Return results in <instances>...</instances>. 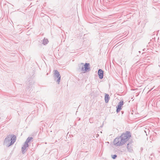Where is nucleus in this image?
I'll use <instances>...</instances> for the list:
<instances>
[{"label":"nucleus","mask_w":160,"mask_h":160,"mask_svg":"<svg viewBox=\"0 0 160 160\" xmlns=\"http://www.w3.org/2000/svg\"><path fill=\"white\" fill-rule=\"evenodd\" d=\"M29 146V144H27V145H26V144L25 143H24L23 145L22 148V152L23 154H24L25 152V150H27V148H28Z\"/></svg>","instance_id":"423d86ee"},{"label":"nucleus","mask_w":160,"mask_h":160,"mask_svg":"<svg viewBox=\"0 0 160 160\" xmlns=\"http://www.w3.org/2000/svg\"><path fill=\"white\" fill-rule=\"evenodd\" d=\"M113 144L116 146H119L125 144V143L120 137H118L114 140Z\"/></svg>","instance_id":"f03ea898"},{"label":"nucleus","mask_w":160,"mask_h":160,"mask_svg":"<svg viewBox=\"0 0 160 160\" xmlns=\"http://www.w3.org/2000/svg\"><path fill=\"white\" fill-rule=\"evenodd\" d=\"M89 122L91 123H92V122H91V120H90V119L89 120Z\"/></svg>","instance_id":"2eb2a0df"},{"label":"nucleus","mask_w":160,"mask_h":160,"mask_svg":"<svg viewBox=\"0 0 160 160\" xmlns=\"http://www.w3.org/2000/svg\"><path fill=\"white\" fill-rule=\"evenodd\" d=\"M54 71L55 80L56 79V78H58V79L56 81V82H58V84H59L61 80V76L60 75L59 72L57 70H54Z\"/></svg>","instance_id":"20e7f679"},{"label":"nucleus","mask_w":160,"mask_h":160,"mask_svg":"<svg viewBox=\"0 0 160 160\" xmlns=\"http://www.w3.org/2000/svg\"><path fill=\"white\" fill-rule=\"evenodd\" d=\"M48 39H44L43 40V43H42L44 44V45H46V44H47L48 43Z\"/></svg>","instance_id":"f8f14e48"},{"label":"nucleus","mask_w":160,"mask_h":160,"mask_svg":"<svg viewBox=\"0 0 160 160\" xmlns=\"http://www.w3.org/2000/svg\"><path fill=\"white\" fill-rule=\"evenodd\" d=\"M33 139V138L31 137H28L26 140V141L25 143L26 144V145H27V144H29L30 142Z\"/></svg>","instance_id":"9d476101"},{"label":"nucleus","mask_w":160,"mask_h":160,"mask_svg":"<svg viewBox=\"0 0 160 160\" xmlns=\"http://www.w3.org/2000/svg\"><path fill=\"white\" fill-rule=\"evenodd\" d=\"M104 99L106 103H108V102L110 99V97L108 94L106 93L105 94Z\"/></svg>","instance_id":"1a4fd4ad"},{"label":"nucleus","mask_w":160,"mask_h":160,"mask_svg":"<svg viewBox=\"0 0 160 160\" xmlns=\"http://www.w3.org/2000/svg\"><path fill=\"white\" fill-rule=\"evenodd\" d=\"M16 137L14 135H9L5 138L4 144L7 147H9L12 145L16 140Z\"/></svg>","instance_id":"f257e3e1"},{"label":"nucleus","mask_w":160,"mask_h":160,"mask_svg":"<svg viewBox=\"0 0 160 160\" xmlns=\"http://www.w3.org/2000/svg\"><path fill=\"white\" fill-rule=\"evenodd\" d=\"M131 137L130 133L129 132L127 131L126 133H123L120 137L122 141L125 143Z\"/></svg>","instance_id":"7ed1b4c3"},{"label":"nucleus","mask_w":160,"mask_h":160,"mask_svg":"<svg viewBox=\"0 0 160 160\" xmlns=\"http://www.w3.org/2000/svg\"><path fill=\"white\" fill-rule=\"evenodd\" d=\"M132 143L130 142L127 145V148L128 152H131L132 151Z\"/></svg>","instance_id":"6e6552de"},{"label":"nucleus","mask_w":160,"mask_h":160,"mask_svg":"<svg viewBox=\"0 0 160 160\" xmlns=\"http://www.w3.org/2000/svg\"><path fill=\"white\" fill-rule=\"evenodd\" d=\"M123 104V101L122 100L119 103L118 105L119 106H122Z\"/></svg>","instance_id":"ddd939ff"},{"label":"nucleus","mask_w":160,"mask_h":160,"mask_svg":"<svg viewBox=\"0 0 160 160\" xmlns=\"http://www.w3.org/2000/svg\"><path fill=\"white\" fill-rule=\"evenodd\" d=\"M98 75L100 79H102L103 76V71L101 69H99L98 72Z\"/></svg>","instance_id":"0eeeda50"},{"label":"nucleus","mask_w":160,"mask_h":160,"mask_svg":"<svg viewBox=\"0 0 160 160\" xmlns=\"http://www.w3.org/2000/svg\"><path fill=\"white\" fill-rule=\"evenodd\" d=\"M89 63H86L84 65V67H82L81 69L82 71H83L85 70L86 71H87L88 70H90V68L89 67Z\"/></svg>","instance_id":"39448f33"},{"label":"nucleus","mask_w":160,"mask_h":160,"mask_svg":"<svg viewBox=\"0 0 160 160\" xmlns=\"http://www.w3.org/2000/svg\"><path fill=\"white\" fill-rule=\"evenodd\" d=\"M121 107V106H119V105H118L117 106L116 112L117 113H118L122 109Z\"/></svg>","instance_id":"9b49d317"},{"label":"nucleus","mask_w":160,"mask_h":160,"mask_svg":"<svg viewBox=\"0 0 160 160\" xmlns=\"http://www.w3.org/2000/svg\"><path fill=\"white\" fill-rule=\"evenodd\" d=\"M111 157L112 158H113V159H115L117 158V155L116 154L114 155H112Z\"/></svg>","instance_id":"4468645a"}]
</instances>
